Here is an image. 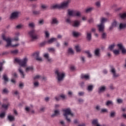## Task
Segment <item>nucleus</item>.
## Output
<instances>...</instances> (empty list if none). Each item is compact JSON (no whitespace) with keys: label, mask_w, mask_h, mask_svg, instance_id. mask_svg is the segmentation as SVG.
<instances>
[{"label":"nucleus","mask_w":126,"mask_h":126,"mask_svg":"<svg viewBox=\"0 0 126 126\" xmlns=\"http://www.w3.org/2000/svg\"><path fill=\"white\" fill-rule=\"evenodd\" d=\"M49 52H52V53H55V48H51L48 49Z\"/></svg>","instance_id":"3c124183"},{"label":"nucleus","mask_w":126,"mask_h":126,"mask_svg":"<svg viewBox=\"0 0 126 126\" xmlns=\"http://www.w3.org/2000/svg\"><path fill=\"white\" fill-rule=\"evenodd\" d=\"M113 53L115 55H120V51L117 50H113Z\"/></svg>","instance_id":"37998d69"},{"label":"nucleus","mask_w":126,"mask_h":126,"mask_svg":"<svg viewBox=\"0 0 126 126\" xmlns=\"http://www.w3.org/2000/svg\"><path fill=\"white\" fill-rule=\"evenodd\" d=\"M59 115H60V111L58 110H56L54 111V114L51 115V118H54V117H57V116H59Z\"/></svg>","instance_id":"f3484780"},{"label":"nucleus","mask_w":126,"mask_h":126,"mask_svg":"<svg viewBox=\"0 0 126 126\" xmlns=\"http://www.w3.org/2000/svg\"><path fill=\"white\" fill-rule=\"evenodd\" d=\"M32 13L35 15H37L38 14H40V11H33Z\"/></svg>","instance_id":"49530a36"},{"label":"nucleus","mask_w":126,"mask_h":126,"mask_svg":"<svg viewBox=\"0 0 126 126\" xmlns=\"http://www.w3.org/2000/svg\"><path fill=\"white\" fill-rule=\"evenodd\" d=\"M115 44H113L111 45H109L108 49L110 50V51H113V49H114V48H115Z\"/></svg>","instance_id":"f704fd0d"},{"label":"nucleus","mask_w":126,"mask_h":126,"mask_svg":"<svg viewBox=\"0 0 126 126\" xmlns=\"http://www.w3.org/2000/svg\"><path fill=\"white\" fill-rule=\"evenodd\" d=\"M40 77H41V76L37 75H36L35 76H34V77L33 78L34 80H36V79H39V78H40Z\"/></svg>","instance_id":"5fc2aeb1"},{"label":"nucleus","mask_w":126,"mask_h":126,"mask_svg":"<svg viewBox=\"0 0 126 126\" xmlns=\"http://www.w3.org/2000/svg\"><path fill=\"white\" fill-rule=\"evenodd\" d=\"M116 115V112H111L110 113V117L111 118H114V117H115V115Z\"/></svg>","instance_id":"de8ad7c7"},{"label":"nucleus","mask_w":126,"mask_h":126,"mask_svg":"<svg viewBox=\"0 0 126 126\" xmlns=\"http://www.w3.org/2000/svg\"><path fill=\"white\" fill-rule=\"evenodd\" d=\"M5 117V113L4 112H2L0 114V118L2 119V118H4Z\"/></svg>","instance_id":"09e8293b"},{"label":"nucleus","mask_w":126,"mask_h":126,"mask_svg":"<svg viewBox=\"0 0 126 126\" xmlns=\"http://www.w3.org/2000/svg\"><path fill=\"white\" fill-rule=\"evenodd\" d=\"M111 71L113 73L114 77H118V76H120L119 74L116 73V69L115 68H112Z\"/></svg>","instance_id":"ddd939ff"},{"label":"nucleus","mask_w":126,"mask_h":126,"mask_svg":"<svg viewBox=\"0 0 126 126\" xmlns=\"http://www.w3.org/2000/svg\"><path fill=\"white\" fill-rule=\"evenodd\" d=\"M2 65H3V63L0 62V71H2Z\"/></svg>","instance_id":"8fccbe9b"},{"label":"nucleus","mask_w":126,"mask_h":126,"mask_svg":"<svg viewBox=\"0 0 126 126\" xmlns=\"http://www.w3.org/2000/svg\"><path fill=\"white\" fill-rule=\"evenodd\" d=\"M8 119L10 122H12V121H14V117L11 115H9L8 116Z\"/></svg>","instance_id":"7c9ffc66"},{"label":"nucleus","mask_w":126,"mask_h":126,"mask_svg":"<svg viewBox=\"0 0 126 126\" xmlns=\"http://www.w3.org/2000/svg\"><path fill=\"white\" fill-rule=\"evenodd\" d=\"M11 54H12V55H17V54H18V50L16 49L14 50H12L10 51Z\"/></svg>","instance_id":"cd10ccee"},{"label":"nucleus","mask_w":126,"mask_h":126,"mask_svg":"<svg viewBox=\"0 0 126 126\" xmlns=\"http://www.w3.org/2000/svg\"><path fill=\"white\" fill-rule=\"evenodd\" d=\"M119 28L121 30L125 29V28H126V24L120 23L119 25Z\"/></svg>","instance_id":"4be33fe9"},{"label":"nucleus","mask_w":126,"mask_h":126,"mask_svg":"<svg viewBox=\"0 0 126 126\" xmlns=\"http://www.w3.org/2000/svg\"><path fill=\"white\" fill-rule=\"evenodd\" d=\"M13 95H19V92H18V91H13Z\"/></svg>","instance_id":"603ef678"},{"label":"nucleus","mask_w":126,"mask_h":126,"mask_svg":"<svg viewBox=\"0 0 126 126\" xmlns=\"http://www.w3.org/2000/svg\"><path fill=\"white\" fill-rule=\"evenodd\" d=\"M33 71V66H29L26 68V72H28L29 71Z\"/></svg>","instance_id":"b1692460"},{"label":"nucleus","mask_w":126,"mask_h":126,"mask_svg":"<svg viewBox=\"0 0 126 126\" xmlns=\"http://www.w3.org/2000/svg\"><path fill=\"white\" fill-rule=\"evenodd\" d=\"M105 91H106V87L103 86L99 88L98 93H101V92H105Z\"/></svg>","instance_id":"6ab92c4d"},{"label":"nucleus","mask_w":126,"mask_h":126,"mask_svg":"<svg viewBox=\"0 0 126 126\" xmlns=\"http://www.w3.org/2000/svg\"><path fill=\"white\" fill-rule=\"evenodd\" d=\"M23 27H24V25L20 24V25H17V26L16 27V28L17 29H21V28H23Z\"/></svg>","instance_id":"c9c22d12"},{"label":"nucleus","mask_w":126,"mask_h":126,"mask_svg":"<svg viewBox=\"0 0 126 126\" xmlns=\"http://www.w3.org/2000/svg\"><path fill=\"white\" fill-rule=\"evenodd\" d=\"M63 112H64L63 116H65V119L68 122V123H70V119L68 118L67 116L71 115V117H73V114L71 113V110L70 108H68L66 109L63 110Z\"/></svg>","instance_id":"39448f33"},{"label":"nucleus","mask_w":126,"mask_h":126,"mask_svg":"<svg viewBox=\"0 0 126 126\" xmlns=\"http://www.w3.org/2000/svg\"><path fill=\"white\" fill-rule=\"evenodd\" d=\"M44 57L46 59V60H47L48 62H51V61L52 60L49 58V54L48 53L45 54L44 55Z\"/></svg>","instance_id":"393cba45"},{"label":"nucleus","mask_w":126,"mask_h":126,"mask_svg":"<svg viewBox=\"0 0 126 126\" xmlns=\"http://www.w3.org/2000/svg\"><path fill=\"white\" fill-rule=\"evenodd\" d=\"M87 40L88 41H91L92 39V35L91 34V32H87Z\"/></svg>","instance_id":"dca6fc26"},{"label":"nucleus","mask_w":126,"mask_h":126,"mask_svg":"<svg viewBox=\"0 0 126 126\" xmlns=\"http://www.w3.org/2000/svg\"><path fill=\"white\" fill-rule=\"evenodd\" d=\"M93 10V7H90V8H87V9H86V13L91 12V11H92Z\"/></svg>","instance_id":"4c0bfd02"},{"label":"nucleus","mask_w":126,"mask_h":126,"mask_svg":"<svg viewBox=\"0 0 126 126\" xmlns=\"http://www.w3.org/2000/svg\"><path fill=\"white\" fill-rule=\"evenodd\" d=\"M50 8L51 9H61L60 4H56L55 5H53L50 7Z\"/></svg>","instance_id":"f8f14e48"},{"label":"nucleus","mask_w":126,"mask_h":126,"mask_svg":"<svg viewBox=\"0 0 126 126\" xmlns=\"http://www.w3.org/2000/svg\"><path fill=\"white\" fill-rule=\"evenodd\" d=\"M33 56L35 57V59L38 62H42L43 59L42 58L40 57V53L39 52H37L33 54Z\"/></svg>","instance_id":"1a4fd4ad"},{"label":"nucleus","mask_w":126,"mask_h":126,"mask_svg":"<svg viewBox=\"0 0 126 126\" xmlns=\"http://www.w3.org/2000/svg\"><path fill=\"white\" fill-rule=\"evenodd\" d=\"M80 25V21L75 20L74 21L72 26L73 27H78Z\"/></svg>","instance_id":"4468645a"},{"label":"nucleus","mask_w":126,"mask_h":126,"mask_svg":"<svg viewBox=\"0 0 126 126\" xmlns=\"http://www.w3.org/2000/svg\"><path fill=\"white\" fill-rule=\"evenodd\" d=\"M72 35L74 37H78V36H81V33L73 32Z\"/></svg>","instance_id":"412c9836"},{"label":"nucleus","mask_w":126,"mask_h":126,"mask_svg":"<svg viewBox=\"0 0 126 126\" xmlns=\"http://www.w3.org/2000/svg\"><path fill=\"white\" fill-rule=\"evenodd\" d=\"M117 47H118L119 49L120 50L123 49L125 47H124V45H123V43H119L117 44Z\"/></svg>","instance_id":"c85d7f7f"},{"label":"nucleus","mask_w":126,"mask_h":126,"mask_svg":"<svg viewBox=\"0 0 126 126\" xmlns=\"http://www.w3.org/2000/svg\"><path fill=\"white\" fill-rule=\"evenodd\" d=\"M92 124L94 126H97V125H99V124H98V119L94 120L92 122Z\"/></svg>","instance_id":"a878e982"},{"label":"nucleus","mask_w":126,"mask_h":126,"mask_svg":"<svg viewBox=\"0 0 126 126\" xmlns=\"http://www.w3.org/2000/svg\"><path fill=\"white\" fill-rule=\"evenodd\" d=\"M94 55L96 57H100L101 54L100 53V49L97 48L94 50Z\"/></svg>","instance_id":"2eb2a0df"},{"label":"nucleus","mask_w":126,"mask_h":126,"mask_svg":"<svg viewBox=\"0 0 126 126\" xmlns=\"http://www.w3.org/2000/svg\"><path fill=\"white\" fill-rule=\"evenodd\" d=\"M56 41H57V38H50L47 42L45 41L43 42L40 44V45H41V46H44V45L46 44V43H47V44H53V43H54V42H56Z\"/></svg>","instance_id":"6e6552de"},{"label":"nucleus","mask_w":126,"mask_h":126,"mask_svg":"<svg viewBox=\"0 0 126 126\" xmlns=\"http://www.w3.org/2000/svg\"><path fill=\"white\" fill-rule=\"evenodd\" d=\"M97 27L99 32H103L104 31V29H105V25L100 24L97 25Z\"/></svg>","instance_id":"9b49d317"},{"label":"nucleus","mask_w":126,"mask_h":126,"mask_svg":"<svg viewBox=\"0 0 126 126\" xmlns=\"http://www.w3.org/2000/svg\"><path fill=\"white\" fill-rule=\"evenodd\" d=\"M9 106V104H2L1 107H2V108H3V109H5V110H7V109H8Z\"/></svg>","instance_id":"473e14b6"},{"label":"nucleus","mask_w":126,"mask_h":126,"mask_svg":"<svg viewBox=\"0 0 126 126\" xmlns=\"http://www.w3.org/2000/svg\"><path fill=\"white\" fill-rule=\"evenodd\" d=\"M120 16L122 19H125V18H126V13H124L120 14Z\"/></svg>","instance_id":"c756f323"},{"label":"nucleus","mask_w":126,"mask_h":126,"mask_svg":"<svg viewBox=\"0 0 126 126\" xmlns=\"http://www.w3.org/2000/svg\"><path fill=\"white\" fill-rule=\"evenodd\" d=\"M95 5L97 6V7H100L101 4L100 3V2L97 1L95 2Z\"/></svg>","instance_id":"4d7b16f0"},{"label":"nucleus","mask_w":126,"mask_h":126,"mask_svg":"<svg viewBox=\"0 0 126 126\" xmlns=\"http://www.w3.org/2000/svg\"><path fill=\"white\" fill-rule=\"evenodd\" d=\"M45 34L46 38H49L50 37V33L48 31H45Z\"/></svg>","instance_id":"c03bdc74"},{"label":"nucleus","mask_w":126,"mask_h":126,"mask_svg":"<svg viewBox=\"0 0 126 126\" xmlns=\"http://www.w3.org/2000/svg\"><path fill=\"white\" fill-rule=\"evenodd\" d=\"M39 24H41V25L44 24V20H41L39 21Z\"/></svg>","instance_id":"774afa93"},{"label":"nucleus","mask_w":126,"mask_h":126,"mask_svg":"<svg viewBox=\"0 0 126 126\" xmlns=\"http://www.w3.org/2000/svg\"><path fill=\"white\" fill-rule=\"evenodd\" d=\"M9 92L8 91V90L7 89L5 88L3 90L2 94H7Z\"/></svg>","instance_id":"58836bf2"},{"label":"nucleus","mask_w":126,"mask_h":126,"mask_svg":"<svg viewBox=\"0 0 126 126\" xmlns=\"http://www.w3.org/2000/svg\"><path fill=\"white\" fill-rule=\"evenodd\" d=\"M29 35L31 38V41L33 42L35 40H38L39 39V35L37 34V32L35 30H32L29 32Z\"/></svg>","instance_id":"f03ea898"},{"label":"nucleus","mask_w":126,"mask_h":126,"mask_svg":"<svg viewBox=\"0 0 126 126\" xmlns=\"http://www.w3.org/2000/svg\"><path fill=\"white\" fill-rule=\"evenodd\" d=\"M79 96H83L84 95V92H79L78 93Z\"/></svg>","instance_id":"69168bd1"},{"label":"nucleus","mask_w":126,"mask_h":126,"mask_svg":"<svg viewBox=\"0 0 126 126\" xmlns=\"http://www.w3.org/2000/svg\"><path fill=\"white\" fill-rule=\"evenodd\" d=\"M67 14L69 16H76L77 17H81V13L78 10L68 9Z\"/></svg>","instance_id":"7ed1b4c3"},{"label":"nucleus","mask_w":126,"mask_h":126,"mask_svg":"<svg viewBox=\"0 0 126 126\" xmlns=\"http://www.w3.org/2000/svg\"><path fill=\"white\" fill-rule=\"evenodd\" d=\"M85 53L86 54L88 55V58H92V54H91V53H90V51H89V50L85 51Z\"/></svg>","instance_id":"2f4dec72"},{"label":"nucleus","mask_w":126,"mask_h":126,"mask_svg":"<svg viewBox=\"0 0 126 126\" xmlns=\"http://www.w3.org/2000/svg\"><path fill=\"white\" fill-rule=\"evenodd\" d=\"M75 49L76 52H80L81 50H80V48H79V46L78 45H76L75 46Z\"/></svg>","instance_id":"a18cd8bd"},{"label":"nucleus","mask_w":126,"mask_h":126,"mask_svg":"<svg viewBox=\"0 0 126 126\" xmlns=\"http://www.w3.org/2000/svg\"><path fill=\"white\" fill-rule=\"evenodd\" d=\"M111 25L113 27H116V26H117V22L115 21L112 23Z\"/></svg>","instance_id":"6e6d98bb"},{"label":"nucleus","mask_w":126,"mask_h":126,"mask_svg":"<svg viewBox=\"0 0 126 126\" xmlns=\"http://www.w3.org/2000/svg\"><path fill=\"white\" fill-rule=\"evenodd\" d=\"M3 79L5 82H8V78H7V76L6 74L3 75Z\"/></svg>","instance_id":"bb28decb"},{"label":"nucleus","mask_w":126,"mask_h":126,"mask_svg":"<svg viewBox=\"0 0 126 126\" xmlns=\"http://www.w3.org/2000/svg\"><path fill=\"white\" fill-rule=\"evenodd\" d=\"M106 106H110V105H113V101L108 100L106 103Z\"/></svg>","instance_id":"a19ab883"},{"label":"nucleus","mask_w":126,"mask_h":126,"mask_svg":"<svg viewBox=\"0 0 126 126\" xmlns=\"http://www.w3.org/2000/svg\"><path fill=\"white\" fill-rule=\"evenodd\" d=\"M15 62L18 63L20 67L18 68L19 73L20 74L22 78H24L25 75L24 74V72L22 70V67H26L27 66V62H28V59L25 58L23 60L19 59L18 58H16L15 59Z\"/></svg>","instance_id":"f257e3e1"},{"label":"nucleus","mask_w":126,"mask_h":126,"mask_svg":"<svg viewBox=\"0 0 126 126\" xmlns=\"http://www.w3.org/2000/svg\"><path fill=\"white\" fill-rule=\"evenodd\" d=\"M55 99H56V101H60V100L61 99V96H56Z\"/></svg>","instance_id":"0e129e2a"},{"label":"nucleus","mask_w":126,"mask_h":126,"mask_svg":"<svg viewBox=\"0 0 126 126\" xmlns=\"http://www.w3.org/2000/svg\"><path fill=\"white\" fill-rule=\"evenodd\" d=\"M2 38L4 41H5L7 42V45H6V47H17L19 46V44H16L14 45H11V39L10 38H6L4 34H2Z\"/></svg>","instance_id":"20e7f679"},{"label":"nucleus","mask_w":126,"mask_h":126,"mask_svg":"<svg viewBox=\"0 0 126 126\" xmlns=\"http://www.w3.org/2000/svg\"><path fill=\"white\" fill-rule=\"evenodd\" d=\"M70 3V0H67L64 2H63L60 4V9H63L67 7L68 6V4Z\"/></svg>","instance_id":"0eeeda50"},{"label":"nucleus","mask_w":126,"mask_h":126,"mask_svg":"<svg viewBox=\"0 0 126 126\" xmlns=\"http://www.w3.org/2000/svg\"><path fill=\"white\" fill-rule=\"evenodd\" d=\"M51 24H56V25H58V24H59V21H58L57 18H54L52 19V21L51 22Z\"/></svg>","instance_id":"a211bd4d"},{"label":"nucleus","mask_w":126,"mask_h":126,"mask_svg":"<svg viewBox=\"0 0 126 126\" xmlns=\"http://www.w3.org/2000/svg\"><path fill=\"white\" fill-rule=\"evenodd\" d=\"M101 38L102 39H106L107 38V33L106 32H103L101 34Z\"/></svg>","instance_id":"e433bc0d"},{"label":"nucleus","mask_w":126,"mask_h":126,"mask_svg":"<svg viewBox=\"0 0 126 126\" xmlns=\"http://www.w3.org/2000/svg\"><path fill=\"white\" fill-rule=\"evenodd\" d=\"M121 51L123 54H126V49H125V47Z\"/></svg>","instance_id":"052dcab7"},{"label":"nucleus","mask_w":126,"mask_h":126,"mask_svg":"<svg viewBox=\"0 0 126 126\" xmlns=\"http://www.w3.org/2000/svg\"><path fill=\"white\" fill-rule=\"evenodd\" d=\"M19 15V12H13L10 16L11 19H16V18H18Z\"/></svg>","instance_id":"9d476101"},{"label":"nucleus","mask_w":126,"mask_h":126,"mask_svg":"<svg viewBox=\"0 0 126 126\" xmlns=\"http://www.w3.org/2000/svg\"><path fill=\"white\" fill-rule=\"evenodd\" d=\"M81 61L83 63L85 62V58H84V57H81Z\"/></svg>","instance_id":"e2e57ef3"},{"label":"nucleus","mask_w":126,"mask_h":126,"mask_svg":"<svg viewBox=\"0 0 126 126\" xmlns=\"http://www.w3.org/2000/svg\"><path fill=\"white\" fill-rule=\"evenodd\" d=\"M55 74L57 75V79L58 81H62V80H63V78H64V76L65 74H64L63 72H61L58 70L55 71Z\"/></svg>","instance_id":"423d86ee"},{"label":"nucleus","mask_w":126,"mask_h":126,"mask_svg":"<svg viewBox=\"0 0 126 126\" xmlns=\"http://www.w3.org/2000/svg\"><path fill=\"white\" fill-rule=\"evenodd\" d=\"M68 53L70 54V55H73L74 54V52H73V50H72V48H68Z\"/></svg>","instance_id":"72a5a7b5"},{"label":"nucleus","mask_w":126,"mask_h":126,"mask_svg":"<svg viewBox=\"0 0 126 126\" xmlns=\"http://www.w3.org/2000/svg\"><path fill=\"white\" fill-rule=\"evenodd\" d=\"M29 26L32 28H33L35 27V25L33 23H31L29 24Z\"/></svg>","instance_id":"864d4df0"},{"label":"nucleus","mask_w":126,"mask_h":126,"mask_svg":"<svg viewBox=\"0 0 126 126\" xmlns=\"http://www.w3.org/2000/svg\"><path fill=\"white\" fill-rule=\"evenodd\" d=\"M81 77L82 79H84V78H85V79H89V75H84L82 74Z\"/></svg>","instance_id":"5701e85b"},{"label":"nucleus","mask_w":126,"mask_h":126,"mask_svg":"<svg viewBox=\"0 0 126 126\" xmlns=\"http://www.w3.org/2000/svg\"><path fill=\"white\" fill-rule=\"evenodd\" d=\"M88 90L89 91H92L93 90V86L92 85H90L88 87Z\"/></svg>","instance_id":"79ce46f5"},{"label":"nucleus","mask_w":126,"mask_h":126,"mask_svg":"<svg viewBox=\"0 0 126 126\" xmlns=\"http://www.w3.org/2000/svg\"><path fill=\"white\" fill-rule=\"evenodd\" d=\"M117 102L119 103V104H122V103H123V100L122 99H117Z\"/></svg>","instance_id":"13d9d810"},{"label":"nucleus","mask_w":126,"mask_h":126,"mask_svg":"<svg viewBox=\"0 0 126 126\" xmlns=\"http://www.w3.org/2000/svg\"><path fill=\"white\" fill-rule=\"evenodd\" d=\"M47 7H48V6L45 4H42L41 6V8H42V9H47Z\"/></svg>","instance_id":"ea45409f"},{"label":"nucleus","mask_w":126,"mask_h":126,"mask_svg":"<svg viewBox=\"0 0 126 126\" xmlns=\"http://www.w3.org/2000/svg\"><path fill=\"white\" fill-rule=\"evenodd\" d=\"M70 69L72 71L75 70V67H74V66H71Z\"/></svg>","instance_id":"338daca9"},{"label":"nucleus","mask_w":126,"mask_h":126,"mask_svg":"<svg viewBox=\"0 0 126 126\" xmlns=\"http://www.w3.org/2000/svg\"><path fill=\"white\" fill-rule=\"evenodd\" d=\"M66 22H67V23H69V24H70L71 23V21L69 19H66Z\"/></svg>","instance_id":"680f3d73"},{"label":"nucleus","mask_w":126,"mask_h":126,"mask_svg":"<svg viewBox=\"0 0 126 126\" xmlns=\"http://www.w3.org/2000/svg\"><path fill=\"white\" fill-rule=\"evenodd\" d=\"M34 85L35 87H38V86H39V82H34Z\"/></svg>","instance_id":"bf43d9fd"},{"label":"nucleus","mask_w":126,"mask_h":126,"mask_svg":"<svg viewBox=\"0 0 126 126\" xmlns=\"http://www.w3.org/2000/svg\"><path fill=\"white\" fill-rule=\"evenodd\" d=\"M108 21V19L104 17H102L100 19V24H104L105 22Z\"/></svg>","instance_id":"aec40b11"}]
</instances>
